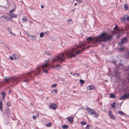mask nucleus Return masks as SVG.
<instances>
[{
  "label": "nucleus",
  "mask_w": 129,
  "mask_h": 129,
  "mask_svg": "<svg viewBox=\"0 0 129 129\" xmlns=\"http://www.w3.org/2000/svg\"><path fill=\"white\" fill-rule=\"evenodd\" d=\"M85 45L84 44H81L79 46L77 45L73 46L72 49L69 50L65 51V54L62 52L58 56H56L53 59V61H56L58 60L61 63L64 61L66 55L67 57L72 58L75 57L77 55L82 53L85 49V48L83 47L85 46Z\"/></svg>",
  "instance_id": "nucleus-1"
},
{
  "label": "nucleus",
  "mask_w": 129,
  "mask_h": 129,
  "mask_svg": "<svg viewBox=\"0 0 129 129\" xmlns=\"http://www.w3.org/2000/svg\"><path fill=\"white\" fill-rule=\"evenodd\" d=\"M113 34L112 35H109L107 33L103 32L100 35L98 36L94 37H89L86 38V40L89 43L92 42L99 44L101 42H106L108 41H111L113 39Z\"/></svg>",
  "instance_id": "nucleus-2"
},
{
  "label": "nucleus",
  "mask_w": 129,
  "mask_h": 129,
  "mask_svg": "<svg viewBox=\"0 0 129 129\" xmlns=\"http://www.w3.org/2000/svg\"><path fill=\"white\" fill-rule=\"evenodd\" d=\"M41 71L40 68L38 67L36 68L35 71H33L28 73L27 74H24L20 75V78L22 80V81L26 83H28L30 78H33L37 75H40V72Z\"/></svg>",
  "instance_id": "nucleus-3"
},
{
  "label": "nucleus",
  "mask_w": 129,
  "mask_h": 129,
  "mask_svg": "<svg viewBox=\"0 0 129 129\" xmlns=\"http://www.w3.org/2000/svg\"><path fill=\"white\" fill-rule=\"evenodd\" d=\"M49 67L50 66L48 64V63H46L44 65H42L41 67V68L43 69V72L47 73L48 72L47 70L49 69Z\"/></svg>",
  "instance_id": "nucleus-4"
},
{
  "label": "nucleus",
  "mask_w": 129,
  "mask_h": 129,
  "mask_svg": "<svg viewBox=\"0 0 129 129\" xmlns=\"http://www.w3.org/2000/svg\"><path fill=\"white\" fill-rule=\"evenodd\" d=\"M128 40L127 38L126 37H123L121 40V41L119 42L118 43V44L119 45H122L125 43H127Z\"/></svg>",
  "instance_id": "nucleus-5"
},
{
  "label": "nucleus",
  "mask_w": 129,
  "mask_h": 129,
  "mask_svg": "<svg viewBox=\"0 0 129 129\" xmlns=\"http://www.w3.org/2000/svg\"><path fill=\"white\" fill-rule=\"evenodd\" d=\"M87 110L88 114L92 116L94 112L95 111L94 110L88 107L87 108Z\"/></svg>",
  "instance_id": "nucleus-6"
},
{
  "label": "nucleus",
  "mask_w": 129,
  "mask_h": 129,
  "mask_svg": "<svg viewBox=\"0 0 129 129\" xmlns=\"http://www.w3.org/2000/svg\"><path fill=\"white\" fill-rule=\"evenodd\" d=\"M49 106L50 109H56L57 107L55 103H50Z\"/></svg>",
  "instance_id": "nucleus-7"
},
{
  "label": "nucleus",
  "mask_w": 129,
  "mask_h": 129,
  "mask_svg": "<svg viewBox=\"0 0 129 129\" xmlns=\"http://www.w3.org/2000/svg\"><path fill=\"white\" fill-rule=\"evenodd\" d=\"M128 98V97L127 93H125L119 99L120 100H121L123 99L125 100Z\"/></svg>",
  "instance_id": "nucleus-8"
},
{
  "label": "nucleus",
  "mask_w": 129,
  "mask_h": 129,
  "mask_svg": "<svg viewBox=\"0 0 129 129\" xmlns=\"http://www.w3.org/2000/svg\"><path fill=\"white\" fill-rule=\"evenodd\" d=\"M2 20L4 21H7L10 18L7 16H3L1 17Z\"/></svg>",
  "instance_id": "nucleus-9"
},
{
  "label": "nucleus",
  "mask_w": 129,
  "mask_h": 129,
  "mask_svg": "<svg viewBox=\"0 0 129 129\" xmlns=\"http://www.w3.org/2000/svg\"><path fill=\"white\" fill-rule=\"evenodd\" d=\"M114 29L115 31H114V32H112V34H111L112 35L113 34V37L116 34V30L118 29L119 30V27L116 25H115V27L114 28Z\"/></svg>",
  "instance_id": "nucleus-10"
},
{
  "label": "nucleus",
  "mask_w": 129,
  "mask_h": 129,
  "mask_svg": "<svg viewBox=\"0 0 129 129\" xmlns=\"http://www.w3.org/2000/svg\"><path fill=\"white\" fill-rule=\"evenodd\" d=\"M87 89L89 90H92L95 89V87L93 85L88 86L87 87Z\"/></svg>",
  "instance_id": "nucleus-11"
},
{
  "label": "nucleus",
  "mask_w": 129,
  "mask_h": 129,
  "mask_svg": "<svg viewBox=\"0 0 129 129\" xmlns=\"http://www.w3.org/2000/svg\"><path fill=\"white\" fill-rule=\"evenodd\" d=\"M109 115L110 118L113 120L115 119V116L112 114V112L111 111H109Z\"/></svg>",
  "instance_id": "nucleus-12"
},
{
  "label": "nucleus",
  "mask_w": 129,
  "mask_h": 129,
  "mask_svg": "<svg viewBox=\"0 0 129 129\" xmlns=\"http://www.w3.org/2000/svg\"><path fill=\"white\" fill-rule=\"evenodd\" d=\"M92 116L94 117L97 118L98 117L99 115L95 111L93 114L92 115Z\"/></svg>",
  "instance_id": "nucleus-13"
},
{
  "label": "nucleus",
  "mask_w": 129,
  "mask_h": 129,
  "mask_svg": "<svg viewBox=\"0 0 129 129\" xmlns=\"http://www.w3.org/2000/svg\"><path fill=\"white\" fill-rule=\"evenodd\" d=\"M9 15L12 18L17 17V15L16 14L11 13L9 14Z\"/></svg>",
  "instance_id": "nucleus-14"
},
{
  "label": "nucleus",
  "mask_w": 129,
  "mask_h": 129,
  "mask_svg": "<svg viewBox=\"0 0 129 129\" xmlns=\"http://www.w3.org/2000/svg\"><path fill=\"white\" fill-rule=\"evenodd\" d=\"M6 113L8 115H10V111L9 109V108L8 107H7L6 110Z\"/></svg>",
  "instance_id": "nucleus-15"
},
{
  "label": "nucleus",
  "mask_w": 129,
  "mask_h": 129,
  "mask_svg": "<svg viewBox=\"0 0 129 129\" xmlns=\"http://www.w3.org/2000/svg\"><path fill=\"white\" fill-rule=\"evenodd\" d=\"M7 29L9 32H10V34L11 35H12V34L13 35H15L11 32V29L10 27H9Z\"/></svg>",
  "instance_id": "nucleus-16"
},
{
  "label": "nucleus",
  "mask_w": 129,
  "mask_h": 129,
  "mask_svg": "<svg viewBox=\"0 0 129 129\" xmlns=\"http://www.w3.org/2000/svg\"><path fill=\"white\" fill-rule=\"evenodd\" d=\"M1 94L2 95L3 97L4 98L6 96V93L4 91H2L1 92Z\"/></svg>",
  "instance_id": "nucleus-17"
},
{
  "label": "nucleus",
  "mask_w": 129,
  "mask_h": 129,
  "mask_svg": "<svg viewBox=\"0 0 129 129\" xmlns=\"http://www.w3.org/2000/svg\"><path fill=\"white\" fill-rule=\"evenodd\" d=\"M110 97L111 98H114L116 96L113 93H111L110 94V95H109Z\"/></svg>",
  "instance_id": "nucleus-18"
},
{
  "label": "nucleus",
  "mask_w": 129,
  "mask_h": 129,
  "mask_svg": "<svg viewBox=\"0 0 129 129\" xmlns=\"http://www.w3.org/2000/svg\"><path fill=\"white\" fill-rule=\"evenodd\" d=\"M68 118V121L70 122L73 121V117H69Z\"/></svg>",
  "instance_id": "nucleus-19"
},
{
  "label": "nucleus",
  "mask_w": 129,
  "mask_h": 129,
  "mask_svg": "<svg viewBox=\"0 0 129 129\" xmlns=\"http://www.w3.org/2000/svg\"><path fill=\"white\" fill-rule=\"evenodd\" d=\"M22 23H26L27 22V20L25 18H23L22 19Z\"/></svg>",
  "instance_id": "nucleus-20"
},
{
  "label": "nucleus",
  "mask_w": 129,
  "mask_h": 129,
  "mask_svg": "<svg viewBox=\"0 0 129 129\" xmlns=\"http://www.w3.org/2000/svg\"><path fill=\"white\" fill-rule=\"evenodd\" d=\"M79 82L81 83L80 85H82L85 82L84 80L82 79L80 80H79Z\"/></svg>",
  "instance_id": "nucleus-21"
},
{
  "label": "nucleus",
  "mask_w": 129,
  "mask_h": 129,
  "mask_svg": "<svg viewBox=\"0 0 129 129\" xmlns=\"http://www.w3.org/2000/svg\"><path fill=\"white\" fill-rule=\"evenodd\" d=\"M124 6L125 9L126 10H128V6L126 4H125Z\"/></svg>",
  "instance_id": "nucleus-22"
},
{
  "label": "nucleus",
  "mask_w": 129,
  "mask_h": 129,
  "mask_svg": "<svg viewBox=\"0 0 129 129\" xmlns=\"http://www.w3.org/2000/svg\"><path fill=\"white\" fill-rule=\"evenodd\" d=\"M62 127L63 129H67L68 127V126L67 125H62Z\"/></svg>",
  "instance_id": "nucleus-23"
},
{
  "label": "nucleus",
  "mask_w": 129,
  "mask_h": 129,
  "mask_svg": "<svg viewBox=\"0 0 129 129\" xmlns=\"http://www.w3.org/2000/svg\"><path fill=\"white\" fill-rule=\"evenodd\" d=\"M3 107V102L2 101H1L0 102V109H1V110L2 111H3L2 107Z\"/></svg>",
  "instance_id": "nucleus-24"
},
{
  "label": "nucleus",
  "mask_w": 129,
  "mask_h": 129,
  "mask_svg": "<svg viewBox=\"0 0 129 129\" xmlns=\"http://www.w3.org/2000/svg\"><path fill=\"white\" fill-rule=\"evenodd\" d=\"M116 104V103L115 102H114L112 104H111V106L113 108H114Z\"/></svg>",
  "instance_id": "nucleus-25"
},
{
  "label": "nucleus",
  "mask_w": 129,
  "mask_h": 129,
  "mask_svg": "<svg viewBox=\"0 0 129 129\" xmlns=\"http://www.w3.org/2000/svg\"><path fill=\"white\" fill-rule=\"evenodd\" d=\"M117 113L119 114H121L122 115H124V113L122 111H118L117 112Z\"/></svg>",
  "instance_id": "nucleus-26"
},
{
  "label": "nucleus",
  "mask_w": 129,
  "mask_h": 129,
  "mask_svg": "<svg viewBox=\"0 0 129 129\" xmlns=\"http://www.w3.org/2000/svg\"><path fill=\"white\" fill-rule=\"evenodd\" d=\"M124 17L125 18V19L127 20H128L129 21V17L127 15H126L124 16Z\"/></svg>",
  "instance_id": "nucleus-27"
},
{
  "label": "nucleus",
  "mask_w": 129,
  "mask_h": 129,
  "mask_svg": "<svg viewBox=\"0 0 129 129\" xmlns=\"http://www.w3.org/2000/svg\"><path fill=\"white\" fill-rule=\"evenodd\" d=\"M68 23L69 24H72L73 23V22L70 19H69L68 20Z\"/></svg>",
  "instance_id": "nucleus-28"
},
{
  "label": "nucleus",
  "mask_w": 129,
  "mask_h": 129,
  "mask_svg": "<svg viewBox=\"0 0 129 129\" xmlns=\"http://www.w3.org/2000/svg\"><path fill=\"white\" fill-rule=\"evenodd\" d=\"M52 125V123L51 122H49L48 124L46 125V126L47 127H50Z\"/></svg>",
  "instance_id": "nucleus-29"
},
{
  "label": "nucleus",
  "mask_w": 129,
  "mask_h": 129,
  "mask_svg": "<svg viewBox=\"0 0 129 129\" xmlns=\"http://www.w3.org/2000/svg\"><path fill=\"white\" fill-rule=\"evenodd\" d=\"M44 36V33L43 32H42L40 34V37L42 38Z\"/></svg>",
  "instance_id": "nucleus-30"
},
{
  "label": "nucleus",
  "mask_w": 129,
  "mask_h": 129,
  "mask_svg": "<svg viewBox=\"0 0 129 129\" xmlns=\"http://www.w3.org/2000/svg\"><path fill=\"white\" fill-rule=\"evenodd\" d=\"M45 53L48 55H51V53L48 51H45Z\"/></svg>",
  "instance_id": "nucleus-31"
},
{
  "label": "nucleus",
  "mask_w": 129,
  "mask_h": 129,
  "mask_svg": "<svg viewBox=\"0 0 129 129\" xmlns=\"http://www.w3.org/2000/svg\"><path fill=\"white\" fill-rule=\"evenodd\" d=\"M114 73L115 75L116 74H119V72H118V70H115L114 71Z\"/></svg>",
  "instance_id": "nucleus-32"
},
{
  "label": "nucleus",
  "mask_w": 129,
  "mask_h": 129,
  "mask_svg": "<svg viewBox=\"0 0 129 129\" xmlns=\"http://www.w3.org/2000/svg\"><path fill=\"white\" fill-rule=\"evenodd\" d=\"M73 75L75 76L76 77H79V74L78 73H75L72 75Z\"/></svg>",
  "instance_id": "nucleus-33"
},
{
  "label": "nucleus",
  "mask_w": 129,
  "mask_h": 129,
  "mask_svg": "<svg viewBox=\"0 0 129 129\" xmlns=\"http://www.w3.org/2000/svg\"><path fill=\"white\" fill-rule=\"evenodd\" d=\"M125 17H122L121 18V20L122 21H124L125 20Z\"/></svg>",
  "instance_id": "nucleus-34"
},
{
  "label": "nucleus",
  "mask_w": 129,
  "mask_h": 129,
  "mask_svg": "<svg viewBox=\"0 0 129 129\" xmlns=\"http://www.w3.org/2000/svg\"><path fill=\"white\" fill-rule=\"evenodd\" d=\"M81 124L82 125H85L86 124V122L85 121H82L81 122Z\"/></svg>",
  "instance_id": "nucleus-35"
},
{
  "label": "nucleus",
  "mask_w": 129,
  "mask_h": 129,
  "mask_svg": "<svg viewBox=\"0 0 129 129\" xmlns=\"http://www.w3.org/2000/svg\"><path fill=\"white\" fill-rule=\"evenodd\" d=\"M57 84L56 83H55L53 84L51 86L52 87H56L57 85Z\"/></svg>",
  "instance_id": "nucleus-36"
},
{
  "label": "nucleus",
  "mask_w": 129,
  "mask_h": 129,
  "mask_svg": "<svg viewBox=\"0 0 129 129\" xmlns=\"http://www.w3.org/2000/svg\"><path fill=\"white\" fill-rule=\"evenodd\" d=\"M4 79L5 80L6 82H8L9 80V78H6Z\"/></svg>",
  "instance_id": "nucleus-37"
},
{
  "label": "nucleus",
  "mask_w": 129,
  "mask_h": 129,
  "mask_svg": "<svg viewBox=\"0 0 129 129\" xmlns=\"http://www.w3.org/2000/svg\"><path fill=\"white\" fill-rule=\"evenodd\" d=\"M31 37H32V40H34L36 38L34 36L30 35Z\"/></svg>",
  "instance_id": "nucleus-38"
},
{
  "label": "nucleus",
  "mask_w": 129,
  "mask_h": 129,
  "mask_svg": "<svg viewBox=\"0 0 129 129\" xmlns=\"http://www.w3.org/2000/svg\"><path fill=\"white\" fill-rule=\"evenodd\" d=\"M77 2L79 4L81 3L82 1V0H77Z\"/></svg>",
  "instance_id": "nucleus-39"
},
{
  "label": "nucleus",
  "mask_w": 129,
  "mask_h": 129,
  "mask_svg": "<svg viewBox=\"0 0 129 129\" xmlns=\"http://www.w3.org/2000/svg\"><path fill=\"white\" fill-rule=\"evenodd\" d=\"M15 10H14L13 9H12V10H10L9 11V12L10 13H13L15 12Z\"/></svg>",
  "instance_id": "nucleus-40"
},
{
  "label": "nucleus",
  "mask_w": 129,
  "mask_h": 129,
  "mask_svg": "<svg viewBox=\"0 0 129 129\" xmlns=\"http://www.w3.org/2000/svg\"><path fill=\"white\" fill-rule=\"evenodd\" d=\"M124 49L123 48H120L119 49V51H123Z\"/></svg>",
  "instance_id": "nucleus-41"
},
{
  "label": "nucleus",
  "mask_w": 129,
  "mask_h": 129,
  "mask_svg": "<svg viewBox=\"0 0 129 129\" xmlns=\"http://www.w3.org/2000/svg\"><path fill=\"white\" fill-rule=\"evenodd\" d=\"M89 127H90V125L89 124H88L86 126L85 128L86 129H89Z\"/></svg>",
  "instance_id": "nucleus-42"
},
{
  "label": "nucleus",
  "mask_w": 129,
  "mask_h": 129,
  "mask_svg": "<svg viewBox=\"0 0 129 129\" xmlns=\"http://www.w3.org/2000/svg\"><path fill=\"white\" fill-rule=\"evenodd\" d=\"M16 5H14L13 9L15 10L16 9Z\"/></svg>",
  "instance_id": "nucleus-43"
},
{
  "label": "nucleus",
  "mask_w": 129,
  "mask_h": 129,
  "mask_svg": "<svg viewBox=\"0 0 129 129\" xmlns=\"http://www.w3.org/2000/svg\"><path fill=\"white\" fill-rule=\"evenodd\" d=\"M116 38L118 39L120 37V36L119 34L117 35L116 36Z\"/></svg>",
  "instance_id": "nucleus-44"
},
{
  "label": "nucleus",
  "mask_w": 129,
  "mask_h": 129,
  "mask_svg": "<svg viewBox=\"0 0 129 129\" xmlns=\"http://www.w3.org/2000/svg\"><path fill=\"white\" fill-rule=\"evenodd\" d=\"M33 118L35 120L36 118L37 117L35 115H33Z\"/></svg>",
  "instance_id": "nucleus-45"
},
{
  "label": "nucleus",
  "mask_w": 129,
  "mask_h": 129,
  "mask_svg": "<svg viewBox=\"0 0 129 129\" xmlns=\"http://www.w3.org/2000/svg\"><path fill=\"white\" fill-rule=\"evenodd\" d=\"M54 91L55 92V94H56L57 93V91H56V90H54L52 91L51 92L52 93H53V92H54Z\"/></svg>",
  "instance_id": "nucleus-46"
},
{
  "label": "nucleus",
  "mask_w": 129,
  "mask_h": 129,
  "mask_svg": "<svg viewBox=\"0 0 129 129\" xmlns=\"http://www.w3.org/2000/svg\"><path fill=\"white\" fill-rule=\"evenodd\" d=\"M7 105L8 107H9L10 106L11 104L8 102L7 103Z\"/></svg>",
  "instance_id": "nucleus-47"
},
{
  "label": "nucleus",
  "mask_w": 129,
  "mask_h": 129,
  "mask_svg": "<svg viewBox=\"0 0 129 129\" xmlns=\"http://www.w3.org/2000/svg\"><path fill=\"white\" fill-rule=\"evenodd\" d=\"M9 58L11 60H12L14 59V58L11 56L9 57Z\"/></svg>",
  "instance_id": "nucleus-48"
},
{
  "label": "nucleus",
  "mask_w": 129,
  "mask_h": 129,
  "mask_svg": "<svg viewBox=\"0 0 129 129\" xmlns=\"http://www.w3.org/2000/svg\"><path fill=\"white\" fill-rule=\"evenodd\" d=\"M118 64L120 66H122L123 65V64L122 63L120 62Z\"/></svg>",
  "instance_id": "nucleus-49"
},
{
  "label": "nucleus",
  "mask_w": 129,
  "mask_h": 129,
  "mask_svg": "<svg viewBox=\"0 0 129 129\" xmlns=\"http://www.w3.org/2000/svg\"><path fill=\"white\" fill-rule=\"evenodd\" d=\"M76 10V9L75 8H74L73 9L71 10V12H73L74 11Z\"/></svg>",
  "instance_id": "nucleus-50"
},
{
  "label": "nucleus",
  "mask_w": 129,
  "mask_h": 129,
  "mask_svg": "<svg viewBox=\"0 0 129 129\" xmlns=\"http://www.w3.org/2000/svg\"><path fill=\"white\" fill-rule=\"evenodd\" d=\"M57 67H60V68H61L62 66L60 64H58L57 65Z\"/></svg>",
  "instance_id": "nucleus-51"
},
{
  "label": "nucleus",
  "mask_w": 129,
  "mask_h": 129,
  "mask_svg": "<svg viewBox=\"0 0 129 129\" xmlns=\"http://www.w3.org/2000/svg\"><path fill=\"white\" fill-rule=\"evenodd\" d=\"M16 54H14L13 56L15 58V59H17L16 57Z\"/></svg>",
  "instance_id": "nucleus-52"
},
{
  "label": "nucleus",
  "mask_w": 129,
  "mask_h": 129,
  "mask_svg": "<svg viewBox=\"0 0 129 129\" xmlns=\"http://www.w3.org/2000/svg\"><path fill=\"white\" fill-rule=\"evenodd\" d=\"M126 54L127 56H129V51L126 53Z\"/></svg>",
  "instance_id": "nucleus-53"
},
{
  "label": "nucleus",
  "mask_w": 129,
  "mask_h": 129,
  "mask_svg": "<svg viewBox=\"0 0 129 129\" xmlns=\"http://www.w3.org/2000/svg\"><path fill=\"white\" fill-rule=\"evenodd\" d=\"M9 94H10L12 92V91L10 89H9Z\"/></svg>",
  "instance_id": "nucleus-54"
},
{
  "label": "nucleus",
  "mask_w": 129,
  "mask_h": 129,
  "mask_svg": "<svg viewBox=\"0 0 129 129\" xmlns=\"http://www.w3.org/2000/svg\"><path fill=\"white\" fill-rule=\"evenodd\" d=\"M50 68H53L54 69H55V68L54 66H50Z\"/></svg>",
  "instance_id": "nucleus-55"
},
{
  "label": "nucleus",
  "mask_w": 129,
  "mask_h": 129,
  "mask_svg": "<svg viewBox=\"0 0 129 129\" xmlns=\"http://www.w3.org/2000/svg\"><path fill=\"white\" fill-rule=\"evenodd\" d=\"M123 102V101H122L121 103H120V107L121 106V105H122V104Z\"/></svg>",
  "instance_id": "nucleus-56"
},
{
  "label": "nucleus",
  "mask_w": 129,
  "mask_h": 129,
  "mask_svg": "<svg viewBox=\"0 0 129 129\" xmlns=\"http://www.w3.org/2000/svg\"><path fill=\"white\" fill-rule=\"evenodd\" d=\"M102 47H105V45L103 44L102 45Z\"/></svg>",
  "instance_id": "nucleus-57"
},
{
  "label": "nucleus",
  "mask_w": 129,
  "mask_h": 129,
  "mask_svg": "<svg viewBox=\"0 0 129 129\" xmlns=\"http://www.w3.org/2000/svg\"><path fill=\"white\" fill-rule=\"evenodd\" d=\"M1 42H0V43H1V44H3V42H2V41H1Z\"/></svg>",
  "instance_id": "nucleus-58"
},
{
  "label": "nucleus",
  "mask_w": 129,
  "mask_h": 129,
  "mask_svg": "<svg viewBox=\"0 0 129 129\" xmlns=\"http://www.w3.org/2000/svg\"><path fill=\"white\" fill-rule=\"evenodd\" d=\"M45 33V34H47L48 33V31H46Z\"/></svg>",
  "instance_id": "nucleus-59"
},
{
  "label": "nucleus",
  "mask_w": 129,
  "mask_h": 129,
  "mask_svg": "<svg viewBox=\"0 0 129 129\" xmlns=\"http://www.w3.org/2000/svg\"><path fill=\"white\" fill-rule=\"evenodd\" d=\"M26 34L28 36H30V35H29V34L28 33H26Z\"/></svg>",
  "instance_id": "nucleus-60"
},
{
  "label": "nucleus",
  "mask_w": 129,
  "mask_h": 129,
  "mask_svg": "<svg viewBox=\"0 0 129 129\" xmlns=\"http://www.w3.org/2000/svg\"><path fill=\"white\" fill-rule=\"evenodd\" d=\"M41 8H42V9L43 8H44L43 6V5H42V6H41Z\"/></svg>",
  "instance_id": "nucleus-61"
},
{
  "label": "nucleus",
  "mask_w": 129,
  "mask_h": 129,
  "mask_svg": "<svg viewBox=\"0 0 129 129\" xmlns=\"http://www.w3.org/2000/svg\"><path fill=\"white\" fill-rule=\"evenodd\" d=\"M1 7H3L4 8H5V6H1Z\"/></svg>",
  "instance_id": "nucleus-62"
},
{
  "label": "nucleus",
  "mask_w": 129,
  "mask_h": 129,
  "mask_svg": "<svg viewBox=\"0 0 129 129\" xmlns=\"http://www.w3.org/2000/svg\"><path fill=\"white\" fill-rule=\"evenodd\" d=\"M127 95H128V98H129V93H127Z\"/></svg>",
  "instance_id": "nucleus-63"
},
{
  "label": "nucleus",
  "mask_w": 129,
  "mask_h": 129,
  "mask_svg": "<svg viewBox=\"0 0 129 129\" xmlns=\"http://www.w3.org/2000/svg\"><path fill=\"white\" fill-rule=\"evenodd\" d=\"M4 98L3 97L2 99L3 100H4Z\"/></svg>",
  "instance_id": "nucleus-64"
}]
</instances>
